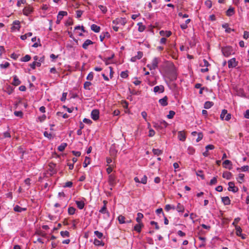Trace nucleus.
<instances>
[{"mask_svg":"<svg viewBox=\"0 0 249 249\" xmlns=\"http://www.w3.org/2000/svg\"><path fill=\"white\" fill-rule=\"evenodd\" d=\"M60 234L63 237H69L70 236V233L68 231H61L60 232Z\"/></svg>","mask_w":249,"mask_h":249,"instance_id":"49","label":"nucleus"},{"mask_svg":"<svg viewBox=\"0 0 249 249\" xmlns=\"http://www.w3.org/2000/svg\"><path fill=\"white\" fill-rule=\"evenodd\" d=\"M168 97L165 96L163 98L159 100V102L161 106L163 107L166 106L168 105Z\"/></svg>","mask_w":249,"mask_h":249,"instance_id":"18","label":"nucleus"},{"mask_svg":"<svg viewBox=\"0 0 249 249\" xmlns=\"http://www.w3.org/2000/svg\"><path fill=\"white\" fill-rule=\"evenodd\" d=\"M159 62L160 59L159 58L155 57L153 59L150 64L147 65V67L150 69V70H155L158 67Z\"/></svg>","mask_w":249,"mask_h":249,"instance_id":"3","label":"nucleus"},{"mask_svg":"<svg viewBox=\"0 0 249 249\" xmlns=\"http://www.w3.org/2000/svg\"><path fill=\"white\" fill-rule=\"evenodd\" d=\"M91 29L95 33H99L100 31V27L96 24H92L91 26Z\"/></svg>","mask_w":249,"mask_h":249,"instance_id":"29","label":"nucleus"},{"mask_svg":"<svg viewBox=\"0 0 249 249\" xmlns=\"http://www.w3.org/2000/svg\"><path fill=\"white\" fill-rule=\"evenodd\" d=\"M68 14L66 11H60L57 17V20L56 21V24H58L60 23L61 20L63 18V17L67 16Z\"/></svg>","mask_w":249,"mask_h":249,"instance_id":"9","label":"nucleus"},{"mask_svg":"<svg viewBox=\"0 0 249 249\" xmlns=\"http://www.w3.org/2000/svg\"><path fill=\"white\" fill-rule=\"evenodd\" d=\"M90 163V158L86 157L84 162L83 163V166L84 167H86Z\"/></svg>","mask_w":249,"mask_h":249,"instance_id":"43","label":"nucleus"},{"mask_svg":"<svg viewBox=\"0 0 249 249\" xmlns=\"http://www.w3.org/2000/svg\"><path fill=\"white\" fill-rule=\"evenodd\" d=\"M99 8L101 10L103 13L105 14L107 13V8L106 6L101 5L99 6Z\"/></svg>","mask_w":249,"mask_h":249,"instance_id":"57","label":"nucleus"},{"mask_svg":"<svg viewBox=\"0 0 249 249\" xmlns=\"http://www.w3.org/2000/svg\"><path fill=\"white\" fill-rule=\"evenodd\" d=\"M175 114V112L173 110L169 111V114L167 115V117L168 119H172Z\"/></svg>","mask_w":249,"mask_h":249,"instance_id":"56","label":"nucleus"},{"mask_svg":"<svg viewBox=\"0 0 249 249\" xmlns=\"http://www.w3.org/2000/svg\"><path fill=\"white\" fill-rule=\"evenodd\" d=\"M30 55L26 54L25 56L21 58V61L22 62H28L31 59Z\"/></svg>","mask_w":249,"mask_h":249,"instance_id":"45","label":"nucleus"},{"mask_svg":"<svg viewBox=\"0 0 249 249\" xmlns=\"http://www.w3.org/2000/svg\"><path fill=\"white\" fill-rule=\"evenodd\" d=\"M147 176L146 175H144L140 180V183L145 184L147 183Z\"/></svg>","mask_w":249,"mask_h":249,"instance_id":"58","label":"nucleus"},{"mask_svg":"<svg viewBox=\"0 0 249 249\" xmlns=\"http://www.w3.org/2000/svg\"><path fill=\"white\" fill-rule=\"evenodd\" d=\"M56 164L53 163H50L49 164V168L48 171L50 172V174L52 176L56 173L57 171L55 169Z\"/></svg>","mask_w":249,"mask_h":249,"instance_id":"6","label":"nucleus"},{"mask_svg":"<svg viewBox=\"0 0 249 249\" xmlns=\"http://www.w3.org/2000/svg\"><path fill=\"white\" fill-rule=\"evenodd\" d=\"M126 19L125 18H116L113 21V24H121L122 25H124L126 23Z\"/></svg>","mask_w":249,"mask_h":249,"instance_id":"11","label":"nucleus"},{"mask_svg":"<svg viewBox=\"0 0 249 249\" xmlns=\"http://www.w3.org/2000/svg\"><path fill=\"white\" fill-rule=\"evenodd\" d=\"M94 233L99 239H101L103 236V234L98 231H95Z\"/></svg>","mask_w":249,"mask_h":249,"instance_id":"51","label":"nucleus"},{"mask_svg":"<svg viewBox=\"0 0 249 249\" xmlns=\"http://www.w3.org/2000/svg\"><path fill=\"white\" fill-rule=\"evenodd\" d=\"M232 176V174L228 171L224 172L223 173L222 177L223 178H225L227 179H230Z\"/></svg>","mask_w":249,"mask_h":249,"instance_id":"28","label":"nucleus"},{"mask_svg":"<svg viewBox=\"0 0 249 249\" xmlns=\"http://www.w3.org/2000/svg\"><path fill=\"white\" fill-rule=\"evenodd\" d=\"M44 136L49 139L51 140L52 138V135L51 133H49L47 131L44 132Z\"/></svg>","mask_w":249,"mask_h":249,"instance_id":"60","label":"nucleus"},{"mask_svg":"<svg viewBox=\"0 0 249 249\" xmlns=\"http://www.w3.org/2000/svg\"><path fill=\"white\" fill-rule=\"evenodd\" d=\"M10 66V63L8 62H6L4 64H0V68L1 69H6Z\"/></svg>","mask_w":249,"mask_h":249,"instance_id":"54","label":"nucleus"},{"mask_svg":"<svg viewBox=\"0 0 249 249\" xmlns=\"http://www.w3.org/2000/svg\"><path fill=\"white\" fill-rule=\"evenodd\" d=\"M171 209H173V210L175 209V207L174 206H172L170 204H167L165 205V211L168 212V211H170Z\"/></svg>","mask_w":249,"mask_h":249,"instance_id":"52","label":"nucleus"},{"mask_svg":"<svg viewBox=\"0 0 249 249\" xmlns=\"http://www.w3.org/2000/svg\"><path fill=\"white\" fill-rule=\"evenodd\" d=\"M115 179L116 178L114 175L111 174L109 176L108 181L110 186L113 187L115 185Z\"/></svg>","mask_w":249,"mask_h":249,"instance_id":"14","label":"nucleus"},{"mask_svg":"<svg viewBox=\"0 0 249 249\" xmlns=\"http://www.w3.org/2000/svg\"><path fill=\"white\" fill-rule=\"evenodd\" d=\"M197 136H198V137H197V138L196 139V141L197 142H198L202 139L203 135L202 132H199L197 134Z\"/></svg>","mask_w":249,"mask_h":249,"instance_id":"59","label":"nucleus"},{"mask_svg":"<svg viewBox=\"0 0 249 249\" xmlns=\"http://www.w3.org/2000/svg\"><path fill=\"white\" fill-rule=\"evenodd\" d=\"M217 177H213L211 180H210V182H209V185H214V184H216L217 182Z\"/></svg>","mask_w":249,"mask_h":249,"instance_id":"46","label":"nucleus"},{"mask_svg":"<svg viewBox=\"0 0 249 249\" xmlns=\"http://www.w3.org/2000/svg\"><path fill=\"white\" fill-rule=\"evenodd\" d=\"M228 67L229 68H235L238 65V61H236V59L235 58H232L228 61Z\"/></svg>","mask_w":249,"mask_h":249,"instance_id":"7","label":"nucleus"},{"mask_svg":"<svg viewBox=\"0 0 249 249\" xmlns=\"http://www.w3.org/2000/svg\"><path fill=\"white\" fill-rule=\"evenodd\" d=\"M221 51L222 54L225 57H229L230 55L234 53L232 47L230 46L222 47Z\"/></svg>","mask_w":249,"mask_h":249,"instance_id":"1","label":"nucleus"},{"mask_svg":"<svg viewBox=\"0 0 249 249\" xmlns=\"http://www.w3.org/2000/svg\"><path fill=\"white\" fill-rule=\"evenodd\" d=\"M91 118L96 121L99 119V111L98 109H93L91 113Z\"/></svg>","mask_w":249,"mask_h":249,"instance_id":"12","label":"nucleus"},{"mask_svg":"<svg viewBox=\"0 0 249 249\" xmlns=\"http://www.w3.org/2000/svg\"><path fill=\"white\" fill-rule=\"evenodd\" d=\"M26 0H18L17 5L18 7H20L21 4H25Z\"/></svg>","mask_w":249,"mask_h":249,"instance_id":"63","label":"nucleus"},{"mask_svg":"<svg viewBox=\"0 0 249 249\" xmlns=\"http://www.w3.org/2000/svg\"><path fill=\"white\" fill-rule=\"evenodd\" d=\"M143 56V53L141 51H139L137 53V55L135 56L131 57V61L132 62H135L137 59H140Z\"/></svg>","mask_w":249,"mask_h":249,"instance_id":"17","label":"nucleus"},{"mask_svg":"<svg viewBox=\"0 0 249 249\" xmlns=\"http://www.w3.org/2000/svg\"><path fill=\"white\" fill-rule=\"evenodd\" d=\"M138 25L139 26V27H138V31L140 32H143L145 29V27L144 25H143L142 24V22H139L138 23Z\"/></svg>","mask_w":249,"mask_h":249,"instance_id":"41","label":"nucleus"},{"mask_svg":"<svg viewBox=\"0 0 249 249\" xmlns=\"http://www.w3.org/2000/svg\"><path fill=\"white\" fill-rule=\"evenodd\" d=\"M153 124L154 127L157 130H162L165 128L168 124L165 121H161L158 123H153Z\"/></svg>","mask_w":249,"mask_h":249,"instance_id":"2","label":"nucleus"},{"mask_svg":"<svg viewBox=\"0 0 249 249\" xmlns=\"http://www.w3.org/2000/svg\"><path fill=\"white\" fill-rule=\"evenodd\" d=\"M210 65V64H209L208 61L205 59L203 60V62L200 64V66L201 67H208Z\"/></svg>","mask_w":249,"mask_h":249,"instance_id":"50","label":"nucleus"},{"mask_svg":"<svg viewBox=\"0 0 249 249\" xmlns=\"http://www.w3.org/2000/svg\"><path fill=\"white\" fill-rule=\"evenodd\" d=\"M125 217L122 215H120L118 217V220L119 221V222L120 224H124V223H125Z\"/></svg>","mask_w":249,"mask_h":249,"instance_id":"38","label":"nucleus"},{"mask_svg":"<svg viewBox=\"0 0 249 249\" xmlns=\"http://www.w3.org/2000/svg\"><path fill=\"white\" fill-rule=\"evenodd\" d=\"M223 167L225 168H228L229 170L232 169V162L229 160H225L223 162Z\"/></svg>","mask_w":249,"mask_h":249,"instance_id":"16","label":"nucleus"},{"mask_svg":"<svg viewBox=\"0 0 249 249\" xmlns=\"http://www.w3.org/2000/svg\"><path fill=\"white\" fill-rule=\"evenodd\" d=\"M91 85V83L86 81L84 84V88L85 89L90 90L89 86Z\"/></svg>","mask_w":249,"mask_h":249,"instance_id":"47","label":"nucleus"},{"mask_svg":"<svg viewBox=\"0 0 249 249\" xmlns=\"http://www.w3.org/2000/svg\"><path fill=\"white\" fill-rule=\"evenodd\" d=\"M137 215V216L136 219V221L138 223H142V219L143 217V214L141 213H138Z\"/></svg>","mask_w":249,"mask_h":249,"instance_id":"35","label":"nucleus"},{"mask_svg":"<svg viewBox=\"0 0 249 249\" xmlns=\"http://www.w3.org/2000/svg\"><path fill=\"white\" fill-rule=\"evenodd\" d=\"M109 38L110 37V35L108 32H104L102 33L101 35L100 36V39L101 41H103L105 37Z\"/></svg>","mask_w":249,"mask_h":249,"instance_id":"27","label":"nucleus"},{"mask_svg":"<svg viewBox=\"0 0 249 249\" xmlns=\"http://www.w3.org/2000/svg\"><path fill=\"white\" fill-rule=\"evenodd\" d=\"M177 77V74L174 71H173L170 74L169 78L171 81H175Z\"/></svg>","mask_w":249,"mask_h":249,"instance_id":"33","label":"nucleus"},{"mask_svg":"<svg viewBox=\"0 0 249 249\" xmlns=\"http://www.w3.org/2000/svg\"><path fill=\"white\" fill-rule=\"evenodd\" d=\"M30 67L32 69H35L36 66L40 67L41 66V63L40 62L34 61L32 64L30 65Z\"/></svg>","mask_w":249,"mask_h":249,"instance_id":"36","label":"nucleus"},{"mask_svg":"<svg viewBox=\"0 0 249 249\" xmlns=\"http://www.w3.org/2000/svg\"><path fill=\"white\" fill-rule=\"evenodd\" d=\"M196 174L197 176H199L200 177H201V178L202 179H204L205 178V176L203 174V171H201V170H198L196 173Z\"/></svg>","mask_w":249,"mask_h":249,"instance_id":"53","label":"nucleus"},{"mask_svg":"<svg viewBox=\"0 0 249 249\" xmlns=\"http://www.w3.org/2000/svg\"><path fill=\"white\" fill-rule=\"evenodd\" d=\"M164 91V87L163 85L155 86L153 89V91L155 93H162Z\"/></svg>","mask_w":249,"mask_h":249,"instance_id":"15","label":"nucleus"},{"mask_svg":"<svg viewBox=\"0 0 249 249\" xmlns=\"http://www.w3.org/2000/svg\"><path fill=\"white\" fill-rule=\"evenodd\" d=\"M99 213L105 214V213H108L109 214V213L107 210V208L106 206H103L101 209L99 210Z\"/></svg>","mask_w":249,"mask_h":249,"instance_id":"40","label":"nucleus"},{"mask_svg":"<svg viewBox=\"0 0 249 249\" xmlns=\"http://www.w3.org/2000/svg\"><path fill=\"white\" fill-rule=\"evenodd\" d=\"M178 139L179 141L184 142L186 139V134L184 131H180L178 133Z\"/></svg>","mask_w":249,"mask_h":249,"instance_id":"13","label":"nucleus"},{"mask_svg":"<svg viewBox=\"0 0 249 249\" xmlns=\"http://www.w3.org/2000/svg\"><path fill=\"white\" fill-rule=\"evenodd\" d=\"M77 207L80 210L83 209L85 206V203L83 201H76Z\"/></svg>","mask_w":249,"mask_h":249,"instance_id":"30","label":"nucleus"},{"mask_svg":"<svg viewBox=\"0 0 249 249\" xmlns=\"http://www.w3.org/2000/svg\"><path fill=\"white\" fill-rule=\"evenodd\" d=\"M220 117L222 120H225L228 121L231 118V114L230 113H228L227 110L224 109L222 110Z\"/></svg>","mask_w":249,"mask_h":249,"instance_id":"4","label":"nucleus"},{"mask_svg":"<svg viewBox=\"0 0 249 249\" xmlns=\"http://www.w3.org/2000/svg\"><path fill=\"white\" fill-rule=\"evenodd\" d=\"M21 83V81L18 78L17 75L13 76V81L12 82V84L14 86H17L20 85Z\"/></svg>","mask_w":249,"mask_h":249,"instance_id":"23","label":"nucleus"},{"mask_svg":"<svg viewBox=\"0 0 249 249\" xmlns=\"http://www.w3.org/2000/svg\"><path fill=\"white\" fill-rule=\"evenodd\" d=\"M93 244L97 246H104L105 245L103 241L98 240L97 239H94Z\"/></svg>","mask_w":249,"mask_h":249,"instance_id":"32","label":"nucleus"},{"mask_svg":"<svg viewBox=\"0 0 249 249\" xmlns=\"http://www.w3.org/2000/svg\"><path fill=\"white\" fill-rule=\"evenodd\" d=\"M188 153L190 155H193L195 152V149L192 146H189L187 149Z\"/></svg>","mask_w":249,"mask_h":249,"instance_id":"44","label":"nucleus"},{"mask_svg":"<svg viewBox=\"0 0 249 249\" xmlns=\"http://www.w3.org/2000/svg\"><path fill=\"white\" fill-rule=\"evenodd\" d=\"M143 227V224L142 223H138L134 227V230L140 233L141 232L142 228Z\"/></svg>","mask_w":249,"mask_h":249,"instance_id":"19","label":"nucleus"},{"mask_svg":"<svg viewBox=\"0 0 249 249\" xmlns=\"http://www.w3.org/2000/svg\"><path fill=\"white\" fill-rule=\"evenodd\" d=\"M160 36H165L166 37H169L171 35L172 33L170 31H160Z\"/></svg>","mask_w":249,"mask_h":249,"instance_id":"26","label":"nucleus"},{"mask_svg":"<svg viewBox=\"0 0 249 249\" xmlns=\"http://www.w3.org/2000/svg\"><path fill=\"white\" fill-rule=\"evenodd\" d=\"M93 44V42H92L90 39H87L83 44L82 47L83 49L86 50L88 49V46L89 45H92Z\"/></svg>","mask_w":249,"mask_h":249,"instance_id":"20","label":"nucleus"},{"mask_svg":"<svg viewBox=\"0 0 249 249\" xmlns=\"http://www.w3.org/2000/svg\"><path fill=\"white\" fill-rule=\"evenodd\" d=\"M76 209L73 207H70L68 208V212L69 215H73L74 214Z\"/></svg>","mask_w":249,"mask_h":249,"instance_id":"39","label":"nucleus"},{"mask_svg":"<svg viewBox=\"0 0 249 249\" xmlns=\"http://www.w3.org/2000/svg\"><path fill=\"white\" fill-rule=\"evenodd\" d=\"M26 208H22L18 205H16L14 207V211L16 212L21 213L22 211H26Z\"/></svg>","mask_w":249,"mask_h":249,"instance_id":"22","label":"nucleus"},{"mask_svg":"<svg viewBox=\"0 0 249 249\" xmlns=\"http://www.w3.org/2000/svg\"><path fill=\"white\" fill-rule=\"evenodd\" d=\"M114 57V55H112L111 57H108L107 58H105L103 60L105 63L106 65H107L109 64V61L110 60Z\"/></svg>","mask_w":249,"mask_h":249,"instance_id":"61","label":"nucleus"},{"mask_svg":"<svg viewBox=\"0 0 249 249\" xmlns=\"http://www.w3.org/2000/svg\"><path fill=\"white\" fill-rule=\"evenodd\" d=\"M20 28V22L18 20H15L13 22V26L12 27V30H19Z\"/></svg>","mask_w":249,"mask_h":249,"instance_id":"21","label":"nucleus"},{"mask_svg":"<svg viewBox=\"0 0 249 249\" xmlns=\"http://www.w3.org/2000/svg\"><path fill=\"white\" fill-rule=\"evenodd\" d=\"M14 114L15 116L19 117L20 118H22L23 115V112L21 111H15L14 112Z\"/></svg>","mask_w":249,"mask_h":249,"instance_id":"55","label":"nucleus"},{"mask_svg":"<svg viewBox=\"0 0 249 249\" xmlns=\"http://www.w3.org/2000/svg\"><path fill=\"white\" fill-rule=\"evenodd\" d=\"M128 71H122L120 74L121 77L123 78H127L128 76Z\"/></svg>","mask_w":249,"mask_h":249,"instance_id":"48","label":"nucleus"},{"mask_svg":"<svg viewBox=\"0 0 249 249\" xmlns=\"http://www.w3.org/2000/svg\"><path fill=\"white\" fill-rule=\"evenodd\" d=\"M152 152L155 155L159 156L162 153V151L159 149H153Z\"/></svg>","mask_w":249,"mask_h":249,"instance_id":"42","label":"nucleus"},{"mask_svg":"<svg viewBox=\"0 0 249 249\" xmlns=\"http://www.w3.org/2000/svg\"><path fill=\"white\" fill-rule=\"evenodd\" d=\"M234 13V8L230 7L226 11V15L228 17H231L232 16Z\"/></svg>","mask_w":249,"mask_h":249,"instance_id":"25","label":"nucleus"},{"mask_svg":"<svg viewBox=\"0 0 249 249\" xmlns=\"http://www.w3.org/2000/svg\"><path fill=\"white\" fill-rule=\"evenodd\" d=\"M67 146V144L66 143L63 142L58 146V150L60 152H63L65 150Z\"/></svg>","mask_w":249,"mask_h":249,"instance_id":"37","label":"nucleus"},{"mask_svg":"<svg viewBox=\"0 0 249 249\" xmlns=\"http://www.w3.org/2000/svg\"><path fill=\"white\" fill-rule=\"evenodd\" d=\"M214 103L213 102L207 101L205 103L204 107L206 109H209L213 106Z\"/></svg>","mask_w":249,"mask_h":249,"instance_id":"31","label":"nucleus"},{"mask_svg":"<svg viewBox=\"0 0 249 249\" xmlns=\"http://www.w3.org/2000/svg\"><path fill=\"white\" fill-rule=\"evenodd\" d=\"M155 131L153 129L150 128L149 130L148 136L150 137H153L155 135Z\"/></svg>","mask_w":249,"mask_h":249,"instance_id":"62","label":"nucleus"},{"mask_svg":"<svg viewBox=\"0 0 249 249\" xmlns=\"http://www.w3.org/2000/svg\"><path fill=\"white\" fill-rule=\"evenodd\" d=\"M93 78V73L92 72H90L89 73L87 77V79L89 80H92Z\"/></svg>","mask_w":249,"mask_h":249,"instance_id":"64","label":"nucleus"},{"mask_svg":"<svg viewBox=\"0 0 249 249\" xmlns=\"http://www.w3.org/2000/svg\"><path fill=\"white\" fill-rule=\"evenodd\" d=\"M222 201L225 205H229L231 204V200L228 196L222 197Z\"/></svg>","mask_w":249,"mask_h":249,"instance_id":"24","label":"nucleus"},{"mask_svg":"<svg viewBox=\"0 0 249 249\" xmlns=\"http://www.w3.org/2000/svg\"><path fill=\"white\" fill-rule=\"evenodd\" d=\"M229 187L228 188V191H231L233 193L238 192V188L235 186L234 183L233 182H230L228 183Z\"/></svg>","mask_w":249,"mask_h":249,"instance_id":"10","label":"nucleus"},{"mask_svg":"<svg viewBox=\"0 0 249 249\" xmlns=\"http://www.w3.org/2000/svg\"><path fill=\"white\" fill-rule=\"evenodd\" d=\"M33 12V8L30 5L25 6L23 10V13L24 15L28 16Z\"/></svg>","mask_w":249,"mask_h":249,"instance_id":"8","label":"nucleus"},{"mask_svg":"<svg viewBox=\"0 0 249 249\" xmlns=\"http://www.w3.org/2000/svg\"><path fill=\"white\" fill-rule=\"evenodd\" d=\"M235 229L236 231L235 233L237 236L241 237L242 239H246V235L242 233V230L239 226L236 225Z\"/></svg>","mask_w":249,"mask_h":249,"instance_id":"5","label":"nucleus"},{"mask_svg":"<svg viewBox=\"0 0 249 249\" xmlns=\"http://www.w3.org/2000/svg\"><path fill=\"white\" fill-rule=\"evenodd\" d=\"M176 209L178 212H183L184 211V207L183 205L178 203L177 205Z\"/></svg>","mask_w":249,"mask_h":249,"instance_id":"34","label":"nucleus"}]
</instances>
